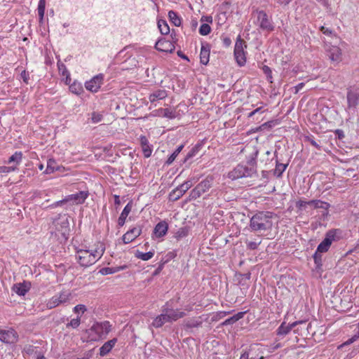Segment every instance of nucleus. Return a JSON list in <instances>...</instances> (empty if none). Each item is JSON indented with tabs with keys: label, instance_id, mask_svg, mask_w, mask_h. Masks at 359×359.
I'll list each match as a JSON object with an SVG mask.
<instances>
[{
	"label": "nucleus",
	"instance_id": "nucleus-1",
	"mask_svg": "<svg viewBox=\"0 0 359 359\" xmlns=\"http://www.w3.org/2000/svg\"><path fill=\"white\" fill-rule=\"evenodd\" d=\"M275 214L270 211H259L250 220L249 229L251 232L262 233L271 231Z\"/></svg>",
	"mask_w": 359,
	"mask_h": 359
},
{
	"label": "nucleus",
	"instance_id": "nucleus-2",
	"mask_svg": "<svg viewBox=\"0 0 359 359\" xmlns=\"http://www.w3.org/2000/svg\"><path fill=\"white\" fill-rule=\"evenodd\" d=\"M258 151L255 153V157L252 158L248 161L250 167L239 164L234 169L228 173V177L231 180H236L243 177H252L257 174V161Z\"/></svg>",
	"mask_w": 359,
	"mask_h": 359
},
{
	"label": "nucleus",
	"instance_id": "nucleus-3",
	"mask_svg": "<svg viewBox=\"0 0 359 359\" xmlns=\"http://www.w3.org/2000/svg\"><path fill=\"white\" fill-rule=\"evenodd\" d=\"M70 217L67 214H58L55 217L52 219V224L55 230L56 236L58 237L60 235L64 241H66L69 236Z\"/></svg>",
	"mask_w": 359,
	"mask_h": 359
},
{
	"label": "nucleus",
	"instance_id": "nucleus-4",
	"mask_svg": "<svg viewBox=\"0 0 359 359\" xmlns=\"http://www.w3.org/2000/svg\"><path fill=\"white\" fill-rule=\"evenodd\" d=\"M111 325L109 321L96 322L91 326V341L104 339L111 331Z\"/></svg>",
	"mask_w": 359,
	"mask_h": 359
},
{
	"label": "nucleus",
	"instance_id": "nucleus-5",
	"mask_svg": "<svg viewBox=\"0 0 359 359\" xmlns=\"http://www.w3.org/2000/svg\"><path fill=\"white\" fill-rule=\"evenodd\" d=\"M256 25L264 32H271L275 29V25L271 18L264 11H257Z\"/></svg>",
	"mask_w": 359,
	"mask_h": 359
},
{
	"label": "nucleus",
	"instance_id": "nucleus-6",
	"mask_svg": "<svg viewBox=\"0 0 359 359\" xmlns=\"http://www.w3.org/2000/svg\"><path fill=\"white\" fill-rule=\"evenodd\" d=\"M339 233L340 231L339 229H331L328 231L325 234V238L318 245L316 249L318 252L321 253L327 252L329 250L332 243L339 238V237L337 236Z\"/></svg>",
	"mask_w": 359,
	"mask_h": 359
},
{
	"label": "nucleus",
	"instance_id": "nucleus-7",
	"mask_svg": "<svg viewBox=\"0 0 359 359\" xmlns=\"http://www.w3.org/2000/svg\"><path fill=\"white\" fill-rule=\"evenodd\" d=\"M213 177L208 176L201 181L197 186L193 189L189 193L190 199H196L199 198L203 194L208 191L212 185Z\"/></svg>",
	"mask_w": 359,
	"mask_h": 359
},
{
	"label": "nucleus",
	"instance_id": "nucleus-8",
	"mask_svg": "<svg viewBox=\"0 0 359 359\" xmlns=\"http://www.w3.org/2000/svg\"><path fill=\"white\" fill-rule=\"evenodd\" d=\"M88 195V191H81L76 194L67 196L65 198L55 202L52 205V206H62L66 205L68 203H72V204H81L84 202Z\"/></svg>",
	"mask_w": 359,
	"mask_h": 359
},
{
	"label": "nucleus",
	"instance_id": "nucleus-9",
	"mask_svg": "<svg viewBox=\"0 0 359 359\" xmlns=\"http://www.w3.org/2000/svg\"><path fill=\"white\" fill-rule=\"evenodd\" d=\"M71 299V293L68 291H63L58 296H53L47 303V306L48 309H53L60 304L69 302Z\"/></svg>",
	"mask_w": 359,
	"mask_h": 359
},
{
	"label": "nucleus",
	"instance_id": "nucleus-10",
	"mask_svg": "<svg viewBox=\"0 0 359 359\" xmlns=\"http://www.w3.org/2000/svg\"><path fill=\"white\" fill-rule=\"evenodd\" d=\"M162 308L163 312L165 313L170 323L176 321L180 318H183L186 315L183 311L170 308L169 306L168 302H167Z\"/></svg>",
	"mask_w": 359,
	"mask_h": 359
},
{
	"label": "nucleus",
	"instance_id": "nucleus-11",
	"mask_svg": "<svg viewBox=\"0 0 359 359\" xmlns=\"http://www.w3.org/2000/svg\"><path fill=\"white\" fill-rule=\"evenodd\" d=\"M18 334L13 329L0 330V341L6 344H14L18 341Z\"/></svg>",
	"mask_w": 359,
	"mask_h": 359
},
{
	"label": "nucleus",
	"instance_id": "nucleus-12",
	"mask_svg": "<svg viewBox=\"0 0 359 359\" xmlns=\"http://www.w3.org/2000/svg\"><path fill=\"white\" fill-rule=\"evenodd\" d=\"M359 100V88H348L347 91V102L348 108H356L358 104Z\"/></svg>",
	"mask_w": 359,
	"mask_h": 359
},
{
	"label": "nucleus",
	"instance_id": "nucleus-13",
	"mask_svg": "<svg viewBox=\"0 0 359 359\" xmlns=\"http://www.w3.org/2000/svg\"><path fill=\"white\" fill-rule=\"evenodd\" d=\"M155 48L159 51L165 53H172L175 48L174 44L170 41L165 39H160L156 43Z\"/></svg>",
	"mask_w": 359,
	"mask_h": 359
},
{
	"label": "nucleus",
	"instance_id": "nucleus-14",
	"mask_svg": "<svg viewBox=\"0 0 359 359\" xmlns=\"http://www.w3.org/2000/svg\"><path fill=\"white\" fill-rule=\"evenodd\" d=\"M141 232V229L137 227L128 230L122 237L123 243L125 244L131 243L140 235Z\"/></svg>",
	"mask_w": 359,
	"mask_h": 359
},
{
	"label": "nucleus",
	"instance_id": "nucleus-15",
	"mask_svg": "<svg viewBox=\"0 0 359 359\" xmlns=\"http://www.w3.org/2000/svg\"><path fill=\"white\" fill-rule=\"evenodd\" d=\"M302 323V321H295L288 325H287L285 322L282 323L276 330L277 335L281 337L287 335L288 333H290L292 328Z\"/></svg>",
	"mask_w": 359,
	"mask_h": 359
},
{
	"label": "nucleus",
	"instance_id": "nucleus-16",
	"mask_svg": "<svg viewBox=\"0 0 359 359\" xmlns=\"http://www.w3.org/2000/svg\"><path fill=\"white\" fill-rule=\"evenodd\" d=\"M168 229V224L165 221H161L158 222L154 229V233L157 238H161L164 236Z\"/></svg>",
	"mask_w": 359,
	"mask_h": 359
},
{
	"label": "nucleus",
	"instance_id": "nucleus-17",
	"mask_svg": "<svg viewBox=\"0 0 359 359\" xmlns=\"http://www.w3.org/2000/svg\"><path fill=\"white\" fill-rule=\"evenodd\" d=\"M104 75L99 74L91 78V93L97 92L103 84Z\"/></svg>",
	"mask_w": 359,
	"mask_h": 359
},
{
	"label": "nucleus",
	"instance_id": "nucleus-18",
	"mask_svg": "<svg viewBox=\"0 0 359 359\" xmlns=\"http://www.w3.org/2000/svg\"><path fill=\"white\" fill-rule=\"evenodd\" d=\"M140 141L144 156L145 158L150 157L152 153V148L149 145L147 138L145 136L142 135L140 137Z\"/></svg>",
	"mask_w": 359,
	"mask_h": 359
},
{
	"label": "nucleus",
	"instance_id": "nucleus-19",
	"mask_svg": "<svg viewBox=\"0 0 359 359\" xmlns=\"http://www.w3.org/2000/svg\"><path fill=\"white\" fill-rule=\"evenodd\" d=\"M168 96V93L165 90L158 89L149 95V100L151 103H154L158 100L165 99Z\"/></svg>",
	"mask_w": 359,
	"mask_h": 359
},
{
	"label": "nucleus",
	"instance_id": "nucleus-20",
	"mask_svg": "<svg viewBox=\"0 0 359 359\" xmlns=\"http://www.w3.org/2000/svg\"><path fill=\"white\" fill-rule=\"evenodd\" d=\"M77 258L81 266L88 267L90 266V255L88 250H80L77 252Z\"/></svg>",
	"mask_w": 359,
	"mask_h": 359
},
{
	"label": "nucleus",
	"instance_id": "nucleus-21",
	"mask_svg": "<svg viewBox=\"0 0 359 359\" xmlns=\"http://www.w3.org/2000/svg\"><path fill=\"white\" fill-rule=\"evenodd\" d=\"M133 208V203L130 201L123 208L122 212L121 213L118 219V225L119 226H123L126 222V219L128 216L129 213L131 212Z\"/></svg>",
	"mask_w": 359,
	"mask_h": 359
},
{
	"label": "nucleus",
	"instance_id": "nucleus-22",
	"mask_svg": "<svg viewBox=\"0 0 359 359\" xmlns=\"http://www.w3.org/2000/svg\"><path fill=\"white\" fill-rule=\"evenodd\" d=\"M117 342V339L114 338L105 342L100 348V355L104 356L108 354Z\"/></svg>",
	"mask_w": 359,
	"mask_h": 359
},
{
	"label": "nucleus",
	"instance_id": "nucleus-23",
	"mask_svg": "<svg viewBox=\"0 0 359 359\" xmlns=\"http://www.w3.org/2000/svg\"><path fill=\"white\" fill-rule=\"evenodd\" d=\"M210 57V47L208 43H202L201 53H200V60L201 62L203 65H207L209 62Z\"/></svg>",
	"mask_w": 359,
	"mask_h": 359
},
{
	"label": "nucleus",
	"instance_id": "nucleus-24",
	"mask_svg": "<svg viewBox=\"0 0 359 359\" xmlns=\"http://www.w3.org/2000/svg\"><path fill=\"white\" fill-rule=\"evenodd\" d=\"M170 323L165 312L161 309V313L157 316L152 322V325L156 328L162 327L165 323Z\"/></svg>",
	"mask_w": 359,
	"mask_h": 359
},
{
	"label": "nucleus",
	"instance_id": "nucleus-25",
	"mask_svg": "<svg viewBox=\"0 0 359 359\" xmlns=\"http://www.w3.org/2000/svg\"><path fill=\"white\" fill-rule=\"evenodd\" d=\"M12 290L19 296H24L29 291V287L26 282L14 284Z\"/></svg>",
	"mask_w": 359,
	"mask_h": 359
},
{
	"label": "nucleus",
	"instance_id": "nucleus-26",
	"mask_svg": "<svg viewBox=\"0 0 359 359\" xmlns=\"http://www.w3.org/2000/svg\"><path fill=\"white\" fill-rule=\"evenodd\" d=\"M204 145V140L198 142L194 147L191 148V149L187 153L184 161H187V160L193 158L203 148Z\"/></svg>",
	"mask_w": 359,
	"mask_h": 359
},
{
	"label": "nucleus",
	"instance_id": "nucleus-27",
	"mask_svg": "<svg viewBox=\"0 0 359 359\" xmlns=\"http://www.w3.org/2000/svg\"><path fill=\"white\" fill-rule=\"evenodd\" d=\"M184 323V326L187 328L198 327L202 325V320L200 317L186 319Z\"/></svg>",
	"mask_w": 359,
	"mask_h": 359
},
{
	"label": "nucleus",
	"instance_id": "nucleus-28",
	"mask_svg": "<svg viewBox=\"0 0 359 359\" xmlns=\"http://www.w3.org/2000/svg\"><path fill=\"white\" fill-rule=\"evenodd\" d=\"M156 113L158 115L161 116L165 118H168L170 119H173L176 117L175 111L173 110H170V109H163L160 108L156 110Z\"/></svg>",
	"mask_w": 359,
	"mask_h": 359
},
{
	"label": "nucleus",
	"instance_id": "nucleus-29",
	"mask_svg": "<svg viewBox=\"0 0 359 359\" xmlns=\"http://www.w3.org/2000/svg\"><path fill=\"white\" fill-rule=\"evenodd\" d=\"M308 205L313 206L316 209H325L327 210L330 208V204L322 201L320 200H311L309 201Z\"/></svg>",
	"mask_w": 359,
	"mask_h": 359
},
{
	"label": "nucleus",
	"instance_id": "nucleus-30",
	"mask_svg": "<svg viewBox=\"0 0 359 359\" xmlns=\"http://www.w3.org/2000/svg\"><path fill=\"white\" fill-rule=\"evenodd\" d=\"M341 50L337 46H333L329 51V57L332 61L337 62L340 60Z\"/></svg>",
	"mask_w": 359,
	"mask_h": 359
},
{
	"label": "nucleus",
	"instance_id": "nucleus-31",
	"mask_svg": "<svg viewBox=\"0 0 359 359\" xmlns=\"http://www.w3.org/2000/svg\"><path fill=\"white\" fill-rule=\"evenodd\" d=\"M234 57L238 66L243 67L245 65L246 57L245 51L234 52Z\"/></svg>",
	"mask_w": 359,
	"mask_h": 359
},
{
	"label": "nucleus",
	"instance_id": "nucleus-32",
	"mask_svg": "<svg viewBox=\"0 0 359 359\" xmlns=\"http://www.w3.org/2000/svg\"><path fill=\"white\" fill-rule=\"evenodd\" d=\"M287 165H288L287 163H278V161H276V168L274 170V175L277 177H281L283 172L287 168Z\"/></svg>",
	"mask_w": 359,
	"mask_h": 359
},
{
	"label": "nucleus",
	"instance_id": "nucleus-33",
	"mask_svg": "<svg viewBox=\"0 0 359 359\" xmlns=\"http://www.w3.org/2000/svg\"><path fill=\"white\" fill-rule=\"evenodd\" d=\"M154 255V251L152 250V251H149V252H140V251H137L136 253H135V257L137 258V259H140L142 260H144V261H147L150 259H151Z\"/></svg>",
	"mask_w": 359,
	"mask_h": 359
},
{
	"label": "nucleus",
	"instance_id": "nucleus-34",
	"mask_svg": "<svg viewBox=\"0 0 359 359\" xmlns=\"http://www.w3.org/2000/svg\"><path fill=\"white\" fill-rule=\"evenodd\" d=\"M245 48H247L246 43L243 39H241V36L238 35L236 39L234 52L244 51Z\"/></svg>",
	"mask_w": 359,
	"mask_h": 359
},
{
	"label": "nucleus",
	"instance_id": "nucleus-35",
	"mask_svg": "<svg viewBox=\"0 0 359 359\" xmlns=\"http://www.w3.org/2000/svg\"><path fill=\"white\" fill-rule=\"evenodd\" d=\"M168 17L170 21L177 27L180 26L182 20L181 18L178 16L177 13L173 11H170L168 12Z\"/></svg>",
	"mask_w": 359,
	"mask_h": 359
},
{
	"label": "nucleus",
	"instance_id": "nucleus-36",
	"mask_svg": "<svg viewBox=\"0 0 359 359\" xmlns=\"http://www.w3.org/2000/svg\"><path fill=\"white\" fill-rule=\"evenodd\" d=\"M188 233H189V229L187 227H186V226L181 227L179 229H177V231L175 233L174 237L177 240L179 241V240L187 236Z\"/></svg>",
	"mask_w": 359,
	"mask_h": 359
},
{
	"label": "nucleus",
	"instance_id": "nucleus-37",
	"mask_svg": "<svg viewBox=\"0 0 359 359\" xmlns=\"http://www.w3.org/2000/svg\"><path fill=\"white\" fill-rule=\"evenodd\" d=\"M158 27L161 33L163 35L168 34L170 32V27L166 21L163 20L158 21Z\"/></svg>",
	"mask_w": 359,
	"mask_h": 359
},
{
	"label": "nucleus",
	"instance_id": "nucleus-38",
	"mask_svg": "<svg viewBox=\"0 0 359 359\" xmlns=\"http://www.w3.org/2000/svg\"><path fill=\"white\" fill-rule=\"evenodd\" d=\"M104 251V248L103 247L102 244H100L99 246H97L93 252H91V257H93L94 259L96 260L99 259L102 255H103Z\"/></svg>",
	"mask_w": 359,
	"mask_h": 359
},
{
	"label": "nucleus",
	"instance_id": "nucleus-39",
	"mask_svg": "<svg viewBox=\"0 0 359 359\" xmlns=\"http://www.w3.org/2000/svg\"><path fill=\"white\" fill-rule=\"evenodd\" d=\"M22 158V153L21 151H16L14 154L9 157L8 163H15L16 164H19Z\"/></svg>",
	"mask_w": 359,
	"mask_h": 359
},
{
	"label": "nucleus",
	"instance_id": "nucleus-40",
	"mask_svg": "<svg viewBox=\"0 0 359 359\" xmlns=\"http://www.w3.org/2000/svg\"><path fill=\"white\" fill-rule=\"evenodd\" d=\"M45 8H46V0H39L37 10H38V14H39L40 21H42L43 19Z\"/></svg>",
	"mask_w": 359,
	"mask_h": 359
},
{
	"label": "nucleus",
	"instance_id": "nucleus-41",
	"mask_svg": "<svg viewBox=\"0 0 359 359\" xmlns=\"http://www.w3.org/2000/svg\"><path fill=\"white\" fill-rule=\"evenodd\" d=\"M183 196L182 193L180 191L178 188L173 189L169 194V200L175 201L180 199Z\"/></svg>",
	"mask_w": 359,
	"mask_h": 359
},
{
	"label": "nucleus",
	"instance_id": "nucleus-42",
	"mask_svg": "<svg viewBox=\"0 0 359 359\" xmlns=\"http://www.w3.org/2000/svg\"><path fill=\"white\" fill-rule=\"evenodd\" d=\"M103 119L102 111H93L91 113V122L97 123L100 122Z\"/></svg>",
	"mask_w": 359,
	"mask_h": 359
},
{
	"label": "nucleus",
	"instance_id": "nucleus-43",
	"mask_svg": "<svg viewBox=\"0 0 359 359\" xmlns=\"http://www.w3.org/2000/svg\"><path fill=\"white\" fill-rule=\"evenodd\" d=\"M321 254H322L321 252H318V250H316L314 255H313L314 262H315V264L316 265L317 269H320L323 265Z\"/></svg>",
	"mask_w": 359,
	"mask_h": 359
},
{
	"label": "nucleus",
	"instance_id": "nucleus-44",
	"mask_svg": "<svg viewBox=\"0 0 359 359\" xmlns=\"http://www.w3.org/2000/svg\"><path fill=\"white\" fill-rule=\"evenodd\" d=\"M69 90L72 93L78 95L83 90V88L81 83L74 82L72 84L69 85Z\"/></svg>",
	"mask_w": 359,
	"mask_h": 359
},
{
	"label": "nucleus",
	"instance_id": "nucleus-45",
	"mask_svg": "<svg viewBox=\"0 0 359 359\" xmlns=\"http://www.w3.org/2000/svg\"><path fill=\"white\" fill-rule=\"evenodd\" d=\"M211 31L210 26L207 23H203L199 28V33L202 36L208 35Z\"/></svg>",
	"mask_w": 359,
	"mask_h": 359
},
{
	"label": "nucleus",
	"instance_id": "nucleus-46",
	"mask_svg": "<svg viewBox=\"0 0 359 359\" xmlns=\"http://www.w3.org/2000/svg\"><path fill=\"white\" fill-rule=\"evenodd\" d=\"M261 243H262V241L261 240L259 242L250 241H245L247 249L248 250H257L258 248L259 245Z\"/></svg>",
	"mask_w": 359,
	"mask_h": 359
},
{
	"label": "nucleus",
	"instance_id": "nucleus-47",
	"mask_svg": "<svg viewBox=\"0 0 359 359\" xmlns=\"http://www.w3.org/2000/svg\"><path fill=\"white\" fill-rule=\"evenodd\" d=\"M262 69L264 72V74L266 75L267 80L272 83V71L269 67L267 65H263L262 67Z\"/></svg>",
	"mask_w": 359,
	"mask_h": 359
},
{
	"label": "nucleus",
	"instance_id": "nucleus-48",
	"mask_svg": "<svg viewBox=\"0 0 359 359\" xmlns=\"http://www.w3.org/2000/svg\"><path fill=\"white\" fill-rule=\"evenodd\" d=\"M55 163V162L54 160L50 159L48 161V164H47V167H46L45 172L47 174L52 173L55 171V170H57V168H55L54 165Z\"/></svg>",
	"mask_w": 359,
	"mask_h": 359
},
{
	"label": "nucleus",
	"instance_id": "nucleus-49",
	"mask_svg": "<svg viewBox=\"0 0 359 359\" xmlns=\"http://www.w3.org/2000/svg\"><path fill=\"white\" fill-rule=\"evenodd\" d=\"M92 131H93V135L97 133L98 131H101L104 134H106L107 133V124H100L99 126L91 129V132Z\"/></svg>",
	"mask_w": 359,
	"mask_h": 359
},
{
	"label": "nucleus",
	"instance_id": "nucleus-50",
	"mask_svg": "<svg viewBox=\"0 0 359 359\" xmlns=\"http://www.w3.org/2000/svg\"><path fill=\"white\" fill-rule=\"evenodd\" d=\"M80 322H81V320H80V317H77L76 318H74L72 319L69 323L67 324V327H72L73 328H76L79 326L80 325Z\"/></svg>",
	"mask_w": 359,
	"mask_h": 359
},
{
	"label": "nucleus",
	"instance_id": "nucleus-51",
	"mask_svg": "<svg viewBox=\"0 0 359 359\" xmlns=\"http://www.w3.org/2000/svg\"><path fill=\"white\" fill-rule=\"evenodd\" d=\"M73 311L76 313H79L80 312L83 313L86 311H87V309L85 305L78 304L74 306Z\"/></svg>",
	"mask_w": 359,
	"mask_h": 359
},
{
	"label": "nucleus",
	"instance_id": "nucleus-52",
	"mask_svg": "<svg viewBox=\"0 0 359 359\" xmlns=\"http://www.w3.org/2000/svg\"><path fill=\"white\" fill-rule=\"evenodd\" d=\"M179 155V153L174 151V152L168 158L167 161H165V164L166 165H171L174 161L175 160V158H177V156Z\"/></svg>",
	"mask_w": 359,
	"mask_h": 359
},
{
	"label": "nucleus",
	"instance_id": "nucleus-53",
	"mask_svg": "<svg viewBox=\"0 0 359 359\" xmlns=\"http://www.w3.org/2000/svg\"><path fill=\"white\" fill-rule=\"evenodd\" d=\"M16 167L14 166H0V173H8L14 171Z\"/></svg>",
	"mask_w": 359,
	"mask_h": 359
},
{
	"label": "nucleus",
	"instance_id": "nucleus-54",
	"mask_svg": "<svg viewBox=\"0 0 359 359\" xmlns=\"http://www.w3.org/2000/svg\"><path fill=\"white\" fill-rule=\"evenodd\" d=\"M308 203H309V201H305L299 200V201H297L296 207L299 210H304V209L306 208V205H308Z\"/></svg>",
	"mask_w": 359,
	"mask_h": 359
},
{
	"label": "nucleus",
	"instance_id": "nucleus-55",
	"mask_svg": "<svg viewBox=\"0 0 359 359\" xmlns=\"http://www.w3.org/2000/svg\"><path fill=\"white\" fill-rule=\"evenodd\" d=\"M59 71L62 72V74L65 76L66 73H68V70L67 69L65 65L63 63L58 62L57 63Z\"/></svg>",
	"mask_w": 359,
	"mask_h": 359
},
{
	"label": "nucleus",
	"instance_id": "nucleus-56",
	"mask_svg": "<svg viewBox=\"0 0 359 359\" xmlns=\"http://www.w3.org/2000/svg\"><path fill=\"white\" fill-rule=\"evenodd\" d=\"M236 322H237L236 320V318H234V316H231L227 319H226L223 323H222V325H232L233 323H235Z\"/></svg>",
	"mask_w": 359,
	"mask_h": 359
},
{
	"label": "nucleus",
	"instance_id": "nucleus-57",
	"mask_svg": "<svg viewBox=\"0 0 359 359\" xmlns=\"http://www.w3.org/2000/svg\"><path fill=\"white\" fill-rule=\"evenodd\" d=\"M99 273H100L102 275H109V274H111V268H109V267H104V268H102V269L99 271Z\"/></svg>",
	"mask_w": 359,
	"mask_h": 359
},
{
	"label": "nucleus",
	"instance_id": "nucleus-58",
	"mask_svg": "<svg viewBox=\"0 0 359 359\" xmlns=\"http://www.w3.org/2000/svg\"><path fill=\"white\" fill-rule=\"evenodd\" d=\"M126 267L127 266L126 265L120 266L111 267V274L117 273V272H118L120 271L124 270L125 269H126Z\"/></svg>",
	"mask_w": 359,
	"mask_h": 359
},
{
	"label": "nucleus",
	"instance_id": "nucleus-59",
	"mask_svg": "<svg viewBox=\"0 0 359 359\" xmlns=\"http://www.w3.org/2000/svg\"><path fill=\"white\" fill-rule=\"evenodd\" d=\"M21 78L22 79L23 81L26 83H28V80L29 79V74L26 72L25 70L22 71L21 72Z\"/></svg>",
	"mask_w": 359,
	"mask_h": 359
},
{
	"label": "nucleus",
	"instance_id": "nucleus-60",
	"mask_svg": "<svg viewBox=\"0 0 359 359\" xmlns=\"http://www.w3.org/2000/svg\"><path fill=\"white\" fill-rule=\"evenodd\" d=\"M262 109V107H258V108L255 109V110H253L252 111H251L248 114V117L251 118V117H253V116L257 113H262L263 111Z\"/></svg>",
	"mask_w": 359,
	"mask_h": 359
},
{
	"label": "nucleus",
	"instance_id": "nucleus-61",
	"mask_svg": "<svg viewBox=\"0 0 359 359\" xmlns=\"http://www.w3.org/2000/svg\"><path fill=\"white\" fill-rule=\"evenodd\" d=\"M320 30L324 34L327 36H330L332 34V30L330 29L323 26L320 27Z\"/></svg>",
	"mask_w": 359,
	"mask_h": 359
},
{
	"label": "nucleus",
	"instance_id": "nucleus-62",
	"mask_svg": "<svg viewBox=\"0 0 359 359\" xmlns=\"http://www.w3.org/2000/svg\"><path fill=\"white\" fill-rule=\"evenodd\" d=\"M309 141L312 146H313L314 147H316L318 149H320V146L313 138H309Z\"/></svg>",
	"mask_w": 359,
	"mask_h": 359
},
{
	"label": "nucleus",
	"instance_id": "nucleus-63",
	"mask_svg": "<svg viewBox=\"0 0 359 359\" xmlns=\"http://www.w3.org/2000/svg\"><path fill=\"white\" fill-rule=\"evenodd\" d=\"M177 188H178V189L180 190V191H181L182 193V194L184 195L187 191L188 189H187V187L184 185V184H181L180 185H179Z\"/></svg>",
	"mask_w": 359,
	"mask_h": 359
},
{
	"label": "nucleus",
	"instance_id": "nucleus-64",
	"mask_svg": "<svg viewBox=\"0 0 359 359\" xmlns=\"http://www.w3.org/2000/svg\"><path fill=\"white\" fill-rule=\"evenodd\" d=\"M223 43L226 47H229L231 43V41L230 38H229V37L224 38Z\"/></svg>",
	"mask_w": 359,
	"mask_h": 359
}]
</instances>
